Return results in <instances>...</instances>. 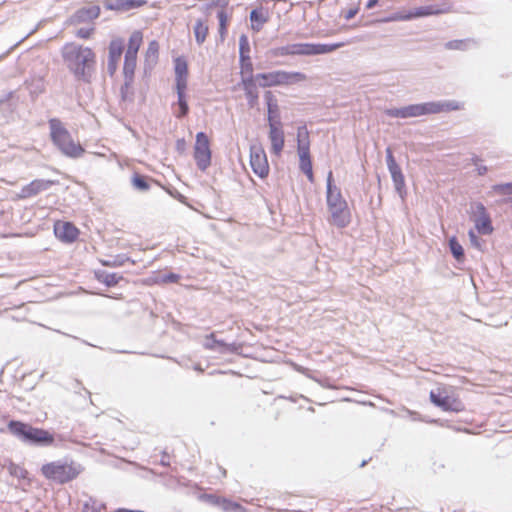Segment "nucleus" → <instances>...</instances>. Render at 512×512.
<instances>
[{
    "mask_svg": "<svg viewBox=\"0 0 512 512\" xmlns=\"http://www.w3.org/2000/svg\"><path fill=\"white\" fill-rule=\"evenodd\" d=\"M53 231L55 237L65 244L76 242L80 236V230L72 222L64 220L55 221Z\"/></svg>",
    "mask_w": 512,
    "mask_h": 512,
    "instance_id": "obj_11",
    "label": "nucleus"
},
{
    "mask_svg": "<svg viewBox=\"0 0 512 512\" xmlns=\"http://www.w3.org/2000/svg\"><path fill=\"white\" fill-rule=\"evenodd\" d=\"M494 189L500 194H512V183L496 185Z\"/></svg>",
    "mask_w": 512,
    "mask_h": 512,
    "instance_id": "obj_46",
    "label": "nucleus"
},
{
    "mask_svg": "<svg viewBox=\"0 0 512 512\" xmlns=\"http://www.w3.org/2000/svg\"><path fill=\"white\" fill-rule=\"evenodd\" d=\"M159 43L156 40H152L148 43V46L144 53V64L148 68L154 67L159 59Z\"/></svg>",
    "mask_w": 512,
    "mask_h": 512,
    "instance_id": "obj_25",
    "label": "nucleus"
},
{
    "mask_svg": "<svg viewBox=\"0 0 512 512\" xmlns=\"http://www.w3.org/2000/svg\"><path fill=\"white\" fill-rule=\"evenodd\" d=\"M220 508L224 512H247V509L240 503L235 502L231 499L223 497Z\"/></svg>",
    "mask_w": 512,
    "mask_h": 512,
    "instance_id": "obj_35",
    "label": "nucleus"
},
{
    "mask_svg": "<svg viewBox=\"0 0 512 512\" xmlns=\"http://www.w3.org/2000/svg\"><path fill=\"white\" fill-rule=\"evenodd\" d=\"M486 172V167L479 168V174H483Z\"/></svg>",
    "mask_w": 512,
    "mask_h": 512,
    "instance_id": "obj_54",
    "label": "nucleus"
},
{
    "mask_svg": "<svg viewBox=\"0 0 512 512\" xmlns=\"http://www.w3.org/2000/svg\"><path fill=\"white\" fill-rule=\"evenodd\" d=\"M390 174L392 176V179L396 185V188L398 190L402 189L405 185L404 176L402 174L401 168L399 166H396L395 169H390Z\"/></svg>",
    "mask_w": 512,
    "mask_h": 512,
    "instance_id": "obj_41",
    "label": "nucleus"
},
{
    "mask_svg": "<svg viewBox=\"0 0 512 512\" xmlns=\"http://www.w3.org/2000/svg\"><path fill=\"white\" fill-rule=\"evenodd\" d=\"M449 247L454 258L458 262H462L464 260V249L462 245L457 241L456 237L450 238Z\"/></svg>",
    "mask_w": 512,
    "mask_h": 512,
    "instance_id": "obj_38",
    "label": "nucleus"
},
{
    "mask_svg": "<svg viewBox=\"0 0 512 512\" xmlns=\"http://www.w3.org/2000/svg\"><path fill=\"white\" fill-rule=\"evenodd\" d=\"M40 471L46 480L63 485L76 480L84 467L75 460H57L43 464Z\"/></svg>",
    "mask_w": 512,
    "mask_h": 512,
    "instance_id": "obj_4",
    "label": "nucleus"
},
{
    "mask_svg": "<svg viewBox=\"0 0 512 512\" xmlns=\"http://www.w3.org/2000/svg\"><path fill=\"white\" fill-rule=\"evenodd\" d=\"M30 427V424L16 420L10 421L7 425L9 432L24 442L27 438Z\"/></svg>",
    "mask_w": 512,
    "mask_h": 512,
    "instance_id": "obj_27",
    "label": "nucleus"
},
{
    "mask_svg": "<svg viewBox=\"0 0 512 512\" xmlns=\"http://www.w3.org/2000/svg\"><path fill=\"white\" fill-rule=\"evenodd\" d=\"M309 149H310L309 131L306 126H300L297 129V151L309 150Z\"/></svg>",
    "mask_w": 512,
    "mask_h": 512,
    "instance_id": "obj_33",
    "label": "nucleus"
},
{
    "mask_svg": "<svg viewBox=\"0 0 512 512\" xmlns=\"http://www.w3.org/2000/svg\"><path fill=\"white\" fill-rule=\"evenodd\" d=\"M218 470H219V473H220V477H221V478H225V477L227 476V471H226V469H225V468H223V467L219 466V467H218Z\"/></svg>",
    "mask_w": 512,
    "mask_h": 512,
    "instance_id": "obj_52",
    "label": "nucleus"
},
{
    "mask_svg": "<svg viewBox=\"0 0 512 512\" xmlns=\"http://www.w3.org/2000/svg\"><path fill=\"white\" fill-rule=\"evenodd\" d=\"M478 216L474 219L475 227L480 234L489 235L493 232L490 216L482 204L476 206Z\"/></svg>",
    "mask_w": 512,
    "mask_h": 512,
    "instance_id": "obj_16",
    "label": "nucleus"
},
{
    "mask_svg": "<svg viewBox=\"0 0 512 512\" xmlns=\"http://www.w3.org/2000/svg\"><path fill=\"white\" fill-rule=\"evenodd\" d=\"M62 57L75 79L90 83L95 71L96 54L90 47L74 42L66 43L62 48Z\"/></svg>",
    "mask_w": 512,
    "mask_h": 512,
    "instance_id": "obj_2",
    "label": "nucleus"
},
{
    "mask_svg": "<svg viewBox=\"0 0 512 512\" xmlns=\"http://www.w3.org/2000/svg\"><path fill=\"white\" fill-rule=\"evenodd\" d=\"M248 53H249V46H248L247 38H246V36H242L240 38V57L242 55H248Z\"/></svg>",
    "mask_w": 512,
    "mask_h": 512,
    "instance_id": "obj_48",
    "label": "nucleus"
},
{
    "mask_svg": "<svg viewBox=\"0 0 512 512\" xmlns=\"http://www.w3.org/2000/svg\"><path fill=\"white\" fill-rule=\"evenodd\" d=\"M194 36L196 42L201 45L203 44L209 34V25L207 19H197L193 27Z\"/></svg>",
    "mask_w": 512,
    "mask_h": 512,
    "instance_id": "obj_29",
    "label": "nucleus"
},
{
    "mask_svg": "<svg viewBox=\"0 0 512 512\" xmlns=\"http://www.w3.org/2000/svg\"><path fill=\"white\" fill-rule=\"evenodd\" d=\"M230 0H213L209 7H219L217 17L219 20V34L221 38H225L227 34V28L230 21V15L227 12V7Z\"/></svg>",
    "mask_w": 512,
    "mask_h": 512,
    "instance_id": "obj_15",
    "label": "nucleus"
},
{
    "mask_svg": "<svg viewBox=\"0 0 512 512\" xmlns=\"http://www.w3.org/2000/svg\"><path fill=\"white\" fill-rule=\"evenodd\" d=\"M83 512H100V507L95 501H89L83 505Z\"/></svg>",
    "mask_w": 512,
    "mask_h": 512,
    "instance_id": "obj_47",
    "label": "nucleus"
},
{
    "mask_svg": "<svg viewBox=\"0 0 512 512\" xmlns=\"http://www.w3.org/2000/svg\"><path fill=\"white\" fill-rule=\"evenodd\" d=\"M54 436L49 431L31 426L25 442L51 445L54 443Z\"/></svg>",
    "mask_w": 512,
    "mask_h": 512,
    "instance_id": "obj_17",
    "label": "nucleus"
},
{
    "mask_svg": "<svg viewBox=\"0 0 512 512\" xmlns=\"http://www.w3.org/2000/svg\"><path fill=\"white\" fill-rule=\"evenodd\" d=\"M440 13H442V11L439 9H435L433 6H422V7L415 8L414 10L410 11L407 14H401V15L395 17V19L406 21V20H411L413 18L438 15Z\"/></svg>",
    "mask_w": 512,
    "mask_h": 512,
    "instance_id": "obj_22",
    "label": "nucleus"
},
{
    "mask_svg": "<svg viewBox=\"0 0 512 512\" xmlns=\"http://www.w3.org/2000/svg\"><path fill=\"white\" fill-rule=\"evenodd\" d=\"M180 280V275L175 273H168L162 276H156L152 279L154 284H167V283H177Z\"/></svg>",
    "mask_w": 512,
    "mask_h": 512,
    "instance_id": "obj_40",
    "label": "nucleus"
},
{
    "mask_svg": "<svg viewBox=\"0 0 512 512\" xmlns=\"http://www.w3.org/2000/svg\"><path fill=\"white\" fill-rule=\"evenodd\" d=\"M464 45V41L463 40H453V41H449L446 43V48L447 49H461Z\"/></svg>",
    "mask_w": 512,
    "mask_h": 512,
    "instance_id": "obj_49",
    "label": "nucleus"
},
{
    "mask_svg": "<svg viewBox=\"0 0 512 512\" xmlns=\"http://www.w3.org/2000/svg\"><path fill=\"white\" fill-rule=\"evenodd\" d=\"M386 160L389 170L392 168L395 169L396 166H399L395 161L391 148L386 149Z\"/></svg>",
    "mask_w": 512,
    "mask_h": 512,
    "instance_id": "obj_45",
    "label": "nucleus"
},
{
    "mask_svg": "<svg viewBox=\"0 0 512 512\" xmlns=\"http://www.w3.org/2000/svg\"><path fill=\"white\" fill-rule=\"evenodd\" d=\"M204 346L206 349H209V350H217V349L227 348V344L221 340H217L214 333H211L205 337Z\"/></svg>",
    "mask_w": 512,
    "mask_h": 512,
    "instance_id": "obj_39",
    "label": "nucleus"
},
{
    "mask_svg": "<svg viewBox=\"0 0 512 512\" xmlns=\"http://www.w3.org/2000/svg\"><path fill=\"white\" fill-rule=\"evenodd\" d=\"M58 148L67 156L69 157H80L84 153L83 147L75 142L71 135L68 137L67 140H64L62 143L58 145Z\"/></svg>",
    "mask_w": 512,
    "mask_h": 512,
    "instance_id": "obj_23",
    "label": "nucleus"
},
{
    "mask_svg": "<svg viewBox=\"0 0 512 512\" xmlns=\"http://www.w3.org/2000/svg\"><path fill=\"white\" fill-rule=\"evenodd\" d=\"M240 75L241 81L245 79H255L253 75V64L249 55H242L240 57Z\"/></svg>",
    "mask_w": 512,
    "mask_h": 512,
    "instance_id": "obj_31",
    "label": "nucleus"
},
{
    "mask_svg": "<svg viewBox=\"0 0 512 512\" xmlns=\"http://www.w3.org/2000/svg\"><path fill=\"white\" fill-rule=\"evenodd\" d=\"M306 80L307 76L302 72H289L285 70H275L255 75V81L261 88L292 86Z\"/></svg>",
    "mask_w": 512,
    "mask_h": 512,
    "instance_id": "obj_6",
    "label": "nucleus"
},
{
    "mask_svg": "<svg viewBox=\"0 0 512 512\" xmlns=\"http://www.w3.org/2000/svg\"><path fill=\"white\" fill-rule=\"evenodd\" d=\"M185 145V141L184 140H179L178 141V146L179 147H183Z\"/></svg>",
    "mask_w": 512,
    "mask_h": 512,
    "instance_id": "obj_53",
    "label": "nucleus"
},
{
    "mask_svg": "<svg viewBox=\"0 0 512 512\" xmlns=\"http://www.w3.org/2000/svg\"><path fill=\"white\" fill-rule=\"evenodd\" d=\"M241 85L245 91L246 98L248 99L250 105H254L257 103L259 94L257 90V82L255 79H245L241 81Z\"/></svg>",
    "mask_w": 512,
    "mask_h": 512,
    "instance_id": "obj_28",
    "label": "nucleus"
},
{
    "mask_svg": "<svg viewBox=\"0 0 512 512\" xmlns=\"http://www.w3.org/2000/svg\"><path fill=\"white\" fill-rule=\"evenodd\" d=\"M386 114L394 118H412L423 116L421 104H412L402 108L388 109Z\"/></svg>",
    "mask_w": 512,
    "mask_h": 512,
    "instance_id": "obj_18",
    "label": "nucleus"
},
{
    "mask_svg": "<svg viewBox=\"0 0 512 512\" xmlns=\"http://www.w3.org/2000/svg\"><path fill=\"white\" fill-rule=\"evenodd\" d=\"M193 157L197 167L202 171H205L211 165L212 151L210 140L204 132L196 134Z\"/></svg>",
    "mask_w": 512,
    "mask_h": 512,
    "instance_id": "obj_9",
    "label": "nucleus"
},
{
    "mask_svg": "<svg viewBox=\"0 0 512 512\" xmlns=\"http://www.w3.org/2000/svg\"><path fill=\"white\" fill-rule=\"evenodd\" d=\"M9 474L17 479H22V480H25V479H28V471L24 468L23 465H20V464H17V463H14V462H9L6 466Z\"/></svg>",
    "mask_w": 512,
    "mask_h": 512,
    "instance_id": "obj_34",
    "label": "nucleus"
},
{
    "mask_svg": "<svg viewBox=\"0 0 512 512\" xmlns=\"http://www.w3.org/2000/svg\"><path fill=\"white\" fill-rule=\"evenodd\" d=\"M264 98L267 104L268 122H279L277 120L279 114V106L277 99L272 91L268 90L264 93Z\"/></svg>",
    "mask_w": 512,
    "mask_h": 512,
    "instance_id": "obj_26",
    "label": "nucleus"
},
{
    "mask_svg": "<svg viewBox=\"0 0 512 512\" xmlns=\"http://www.w3.org/2000/svg\"><path fill=\"white\" fill-rule=\"evenodd\" d=\"M326 202L330 214L329 223L338 228H345L351 223V211L341 190L334 184L333 174L327 175Z\"/></svg>",
    "mask_w": 512,
    "mask_h": 512,
    "instance_id": "obj_3",
    "label": "nucleus"
},
{
    "mask_svg": "<svg viewBox=\"0 0 512 512\" xmlns=\"http://www.w3.org/2000/svg\"><path fill=\"white\" fill-rule=\"evenodd\" d=\"M58 148L67 156L69 157H80L84 153L83 147L75 142L71 135L68 137L67 140H64L62 143L58 145Z\"/></svg>",
    "mask_w": 512,
    "mask_h": 512,
    "instance_id": "obj_24",
    "label": "nucleus"
},
{
    "mask_svg": "<svg viewBox=\"0 0 512 512\" xmlns=\"http://www.w3.org/2000/svg\"><path fill=\"white\" fill-rule=\"evenodd\" d=\"M378 0H368L366 4L367 9H372L375 5H377Z\"/></svg>",
    "mask_w": 512,
    "mask_h": 512,
    "instance_id": "obj_51",
    "label": "nucleus"
},
{
    "mask_svg": "<svg viewBox=\"0 0 512 512\" xmlns=\"http://www.w3.org/2000/svg\"><path fill=\"white\" fill-rule=\"evenodd\" d=\"M463 105L457 101L421 103L423 115L438 114L462 109Z\"/></svg>",
    "mask_w": 512,
    "mask_h": 512,
    "instance_id": "obj_13",
    "label": "nucleus"
},
{
    "mask_svg": "<svg viewBox=\"0 0 512 512\" xmlns=\"http://www.w3.org/2000/svg\"><path fill=\"white\" fill-rule=\"evenodd\" d=\"M250 166L253 172L261 179L268 177L270 166L266 152L261 144L250 146Z\"/></svg>",
    "mask_w": 512,
    "mask_h": 512,
    "instance_id": "obj_10",
    "label": "nucleus"
},
{
    "mask_svg": "<svg viewBox=\"0 0 512 512\" xmlns=\"http://www.w3.org/2000/svg\"><path fill=\"white\" fill-rule=\"evenodd\" d=\"M453 512H466V511H465V510H463V509H460V510H455V511H453Z\"/></svg>",
    "mask_w": 512,
    "mask_h": 512,
    "instance_id": "obj_55",
    "label": "nucleus"
},
{
    "mask_svg": "<svg viewBox=\"0 0 512 512\" xmlns=\"http://www.w3.org/2000/svg\"><path fill=\"white\" fill-rule=\"evenodd\" d=\"M49 126L51 130V139L57 146L64 140H67L70 136L68 130L63 127L62 123L58 119H51L49 121Z\"/></svg>",
    "mask_w": 512,
    "mask_h": 512,
    "instance_id": "obj_21",
    "label": "nucleus"
},
{
    "mask_svg": "<svg viewBox=\"0 0 512 512\" xmlns=\"http://www.w3.org/2000/svg\"><path fill=\"white\" fill-rule=\"evenodd\" d=\"M97 279L99 282L111 287L116 286L119 281L122 279V276L116 274V273H107L102 272L97 274Z\"/></svg>",
    "mask_w": 512,
    "mask_h": 512,
    "instance_id": "obj_37",
    "label": "nucleus"
},
{
    "mask_svg": "<svg viewBox=\"0 0 512 512\" xmlns=\"http://www.w3.org/2000/svg\"><path fill=\"white\" fill-rule=\"evenodd\" d=\"M100 11L98 5H88L77 10L73 18L76 23L93 21L99 17Z\"/></svg>",
    "mask_w": 512,
    "mask_h": 512,
    "instance_id": "obj_19",
    "label": "nucleus"
},
{
    "mask_svg": "<svg viewBox=\"0 0 512 512\" xmlns=\"http://www.w3.org/2000/svg\"><path fill=\"white\" fill-rule=\"evenodd\" d=\"M268 138L271 143L272 154L279 156L285 145L284 132L280 122H271L269 124Z\"/></svg>",
    "mask_w": 512,
    "mask_h": 512,
    "instance_id": "obj_12",
    "label": "nucleus"
},
{
    "mask_svg": "<svg viewBox=\"0 0 512 512\" xmlns=\"http://www.w3.org/2000/svg\"><path fill=\"white\" fill-rule=\"evenodd\" d=\"M343 45L342 42L333 44L295 43L279 47L273 51V54L275 56L319 55L333 52Z\"/></svg>",
    "mask_w": 512,
    "mask_h": 512,
    "instance_id": "obj_7",
    "label": "nucleus"
},
{
    "mask_svg": "<svg viewBox=\"0 0 512 512\" xmlns=\"http://www.w3.org/2000/svg\"><path fill=\"white\" fill-rule=\"evenodd\" d=\"M94 33V28H81L77 30L76 36L81 39H89Z\"/></svg>",
    "mask_w": 512,
    "mask_h": 512,
    "instance_id": "obj_44",
    "label": "nucleus"
},
{
    "mask_svg": "<svg viewBox=\"0 0 512 512\" xmlns=\"http://www.w3.org/2000/svg\"><path fill=\"white\" fill-rule=\"evenodd\" d=\"M468 235H469L471 244L474 247L480 249L481 248V244H480V241H479L478 237L476 236L475 232L473 230H470Z\"/></svg>",
    "mask_w": 512,
    "mask_h": 512,
    "instance_id": "obj_50",
    "label": "nucleus"
},
{
    "mask_svg": "<svg viewBox=\"0 0 512 512\" xmlns=\"http://www.w3.org/2000/svg\"><path fill=\"white\" fill-rule=\"evenodd\" d=\"M222 499V496H218L216 494H203L200 496V500L219 507L221 505Z\"/></svg>",
    "mask_w": 512,
    "mask_h": 512,
    "instance_id": "obj_42",
    "label": "nucleus"
},
{
    "mask_svg": "<svg viewBox=\"0 0 512 512\" xmlns=\"http://www.w3.org/2000/svg\"><path fill=\"white\" fill-rule=\"evenodd\" d=\"M143 32L140 30L133 31L128 39L126 48L122 38L117 37L110 41L108 46V72L114 75L118 69L121 56L125 49L123 76L126 88L130 87L134 80L135 70L137 67V58L140 47L143 44Z\"/></svg>",
    "mask_w": 512,
    "mask_h": 512,
    "instance_id": "obj_1",
    "label": "nucleus"
},
{
    "mask_svg": "<svg viewBox=\"0 0 512 512\" xmlns=\"http://www.w3.org/2000/svg\"><path fill=\"white\" fill-rule=\"evenodd\" d=\"M359 10H360L359 5H354V6L350 7L349 9L343 11L341 15L346 21H349V20L353 19L359 13Z\"/></svg>",
    "mask_w": 512,
    "mask_h": 512,
    "instance_id": "obj_43",
    "label": "nucleus"
},
{
    "mask_svg": "<svg viewBox=\"0 0 512 512\" xmlns=\"http://www.w3.org/2000/svg\"><path fill=\"white\" fill-rule=\"evenodd\" d=\"M153 179L148 177V176H145V175H141L139 173H134L131 177V184L132 186L136 189V190H139V191H147L150 189V182H152Z\"/></svg>",
    "mask_w": 512,
    "mask_h": 512,
    "instance_id": "obj_32",
    "label": "nucleus"
},
{
    "mask_svg": "<svg viewBox=\"0 0 512 512\" xmlns=\"http://www.w3.org/2000/svg\"><path fill=\"white\" fill-rule=\"evenodd\" d=\"M146 3V0H116L117 8L123 11L140 8L146 5Z\"/></svg>",
    "mask_w": 512,
    "mask_h": 512,
    "instance_id": "obj_36",
    "label": "nucleus"
},
{
    "mask_svg": "<svg viewBox=\"0 0 512 512\" xmlns=\"http://www.w3.org/2000/svg\"><path fill=\"white\" fill-rule=\"evenodd\" d=\"M431 402L443 411L459 413L465 410V406L454 390L445 385L437 387L430 392Z\"/></svg>",
    "mask_w": 512,
    "mask_h": 512,
    "instance_id": "obj_8",
    "label": "nucleus"
},
{
    "mask_svg": "<svg viewBox=\"0 0 512 512\" xmlns=\"http://www.w3.org/2000/svg\"><path fill=\"white\" fill-rule=\"evenodd\" d=\"M175 75V90L177 93L178 110L174 112L177 118H183L188 114L189 106L187 102L186 90L188 87L189 66L184 56H178L173 60Z\"/></svg>",
    "mask_w": 512,
    "mask_h": 512,
    "instance_id": "obj_5",
    "label": "nucleus"
},
{
    "mask_svg": "<svg viewBox=\"0 0 512 512\" xmlns=\"http://www.w3.org/2000/svg\"><path fill=\"white\" fill-rule=\"evenodd\" d=\"M54 184L55 181L52 180L35 179L31 181L29 184L22 187L20 193L17 195V198L27 199L34 197L38 195L40 192L47 190Z\"/></svg>",
    "mask_w": 512,
    "mask_h": 512,
    "instance_id": "obj_14",
    "label": "nucleus"
},
{
    "mask_svg": "<svg viewBox=\"0 0 512 512\" xmlns=\"http://www.w3.org/2000/svg\"><path fill=\"white\" fill-rule=\"evenodd\" d=\"M268 19V13L263 8L254 9L250 13L251 27L255 31H259Z\"/></svg>",
    "mask_w": 512,
    "mask_h": 512,
    "instance_id": "obj_30",
    "label": "nucleus"
},
{
    "mask_svg": "<svg viewBox=\"0 0 512 512\" xmlns=\"http://www.w3.org/2000/svg\"><path fill=\"white\" fill-rule=\"evenodd\" d=\"M299 156V168L306 175L310 183L314 182V173L311 160L310 149L297 151Z\"/></svg>",
    "mask_w": 512,
    "mask_h": 512,
    "instance_id": "obj_20",
    "label": "nucleus"
}]
</instances>
